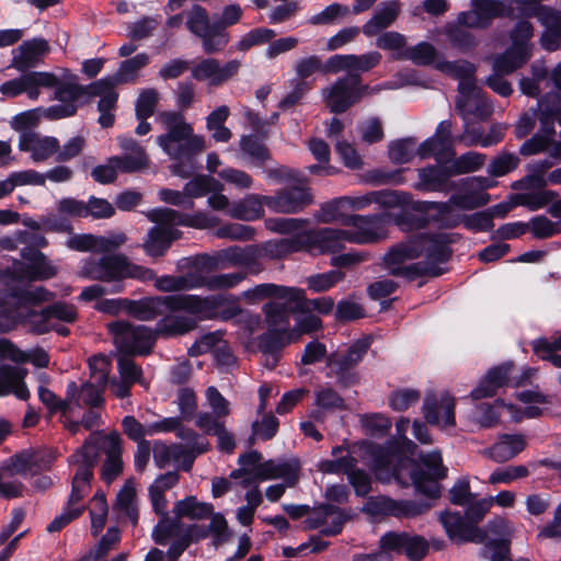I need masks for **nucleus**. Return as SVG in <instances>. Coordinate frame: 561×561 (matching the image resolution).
I'll return each instance as SVG.
<instances>
[{
    "label": "nucleus",
    "mask_w": 561,
    "mask_h": 561,
    "mask_svg": "<svg viewBox=\"0 0 561 561\" xmlns=\"http://www.w3.org/2000/svg\"><path fill=\"white\" fill-rule=\"evenodd\" d=\"M379 542L382 549L404 553L413 561L423 559L428 550V543L423 537L408 533L389 531Z\"/></svg>",
    "instance_id": "6ab92c4d"
},
{
    "label": "nucleus",
    "mask_w": 561,
    "mask_h": 561,
    "mask_svg": "<svg viewBox=\"0 0 561 561\" xmlns=\"http://www.w3.org/2000/svg\"><path fill=\"white\" fill-rule=\"evenodd\" d=\"M404 57L419 66H435L438 60V53L431 43L422 42L405 49Z\"/></svg>",
    "instance_id": "e2e57ef3"
},
{
    "label": "nucleus",
    "mask_w": 561,
    "mask_h": 561,
    "mask_svg": "<svg viewBox=\"0 0 561 561\" xmlns=\"http://www.w3.org/2000/svg\"><path fill=\"white\" fill-rule=\"evenodd\" d=\"M117 140L124 154L113 156L108 158V162L116 163L123 173L140 172L149 167V157L137 140L130 137H118Z\"/></svg>",
    "instance_id": "4be33fe9"
},
{
    "label": "nucleus",
    "mask_w": 561,
    "mask_h": 561,
    "mask_svg": "<svg viewBox=\"0 0 561 561\" xmlns=\"http://www.w3.org/2000/svg\"><path fill=\"white\" fill-rule=\"evenodd\" d=\"M513 368L514 365L512 363H505L490 369L485 377L480 381L479 386L471 391V398L473 400L491 398L496 394L501 387L508 383L512 385L511 375Z\"/></svg>",
    "instance_id": "473e14b6"
},
{
    "label": "nucleus",
    "mask_w": 561,
    "mask_h": 561,
    "mask_svg": "<svg viewBox=\"0 0 561 561\" xmlns=\"http://www.w3.org/2000/svg\"><path fill=\"white\" fill-rule=\"evenodd\" d=\"M388 219L389 215L386 213L369 216H347L344 219V226L356 228L355 231L350 230V243L367 244L381 240L385 238V225Z\"/></svg>",
    "instance_id": "2eb2a0df"
},
{
    "label": "nucleus",
    "mask_w": 561,
    "mask_h": 561,
    "mask_svg": "<svg viewBox=\"0 0 561 561\" xmlns=\"http://www.w3.org/2000/svg\"><path fill=\"white\" fill-rule=\"evenodd\" d=\"M526 438L523 434H503L499 442L484 449L482 454L495 462H506L526 448Z\"/></svg>",
    "instance_id": "f704fd0d"
},
{
    "label": "nucleus",
    "mask_w": 561,
    "mask_h": 561,
    "mask_svg": "<svg viewBox=\"0 0 561 561\" xmlns=\"http://www.w3.org/2000/svg\"><path fill=\"white\" fill-rule=\"evenodd\" d=\"M471 8L478 12L485 28L494 19L508 16L512 13V9L507 8L502 0H471Z\"/></svg>",
    "instance_id": "09e8293b"
},
{
    "label": "nucleus",
    "mask_w": 561,
    "mask_h": 561,
    "mask_svg": "<svg viewBox=\"0 0 561 561\" xmlns=\"http://www.w3.org/2000/svg\"><path fill=\"white\" fill-rule=\"evenodd\" d=\"M240 150L249 162L257 168H264L272 161L268 147L255 135H244L239 141Z\"/></svg>",
    "instance_id": "a19ab883"
},
{
    "label": "nucleus",
    "mask_w": 561,
    "mask_h": 561,
    "mask_svg": "<svg viewBox=\"0 0 561 561\" xmlns=\"http://www.w3.org/2000/svg\"><path fill=\"white\" fill-rule=\"evenodd\" d=\"M240 66L239 60H230L220 66L219 60L207 58L192 69V77L198 81L210 80V84L220 85L236 76Z\"/></svg>",
    "instance_id": "bb28decb"
},
{
    "label": "nucleus",
    "mask_w": 561,
    "mask_h": 561,
    "mask_svg": "<svg viewBox=\"0 0 561 561\" xmlns=\"http://www.w3.org/2000/svg\"><path fill=\"white\" fill-rule=\"evenodd\" d=\"M276 33L274 30L266 27H256L244 34L236 45V49L239 51H247L253 46L270 43Z\"/></svg>",
    "instance_id": "338daca9"
},
{
    "label": "nucleus",
    "mask_w": 561,
    "mask_h": 561,
    "mask_svg": "<svg viewBox=\"0 0 561 561\" xmlns=\"http://www.w3.org/2000/svg\"><path fill=\"white\" fill-rule=\"evenodd\" d=\"M445 34L451 46L461 53H469L478 45L476 36L458 25L446 27Z\"/></svg>",
    "instance_id": "bf43d9fd"
},
{
    "label": "nucleus",
    "mask_w": 561,
    "mask_h": 561,
    "mask_svg": "<svg viewBox=\"0 0 561 561\" xmlns=\"http://www.w3.org/2000/svg\"><path fill=\"white\" fill-rule=\"evenodd\" d=\"M16 324L26 327L27 330L36 335H42L51 331V322L47 309L41 311L27 309L18 310L13 320L0 317V333H7L13 330Z\"/></svg>",
    "instance_id": "b1692460"
},
{
    "label": "nucleus",
    "mask_w": 561,
    "mask_h": 561,
    "mask_svg": "<svg viewBox=\"0 0 561 561\" xmlns=\"http://www.w3.org/2000/svg\"><path fill=\"white\" fill-rule=\"evenodd\" d=\"M439 520L450 539H456L461 542L471 541L477 543L485 541L484 530L468 523L459 513H442Z\"/></svg>",
    "instance_id": "c85d7f7f"
},
{
    "label": "nucleus",
    "mask_w": 561,
    "mask_h": 561,
    "mask_svg": "<svg viewBox=\"0 0 561 561\" xmlns=\"http://www.w3.org/2000/svg\"><path fill=\"white\" fill-rule=\"evenodd\" d=\"M453 168L450 167H427L419 170L420 183L417 188L427 192H444L448 193L458 188L456 182L450 181L454 176Z\"/></svg>",
    "instance_id": "2f4dec72"
},
{
    "label": "nucleus",
    "mask_w": 561,
    "mask_h": 561,
    "mask_svg": "<svg viewBox=\"0 0 561 561\" xmlns=\"http://www.w3.org/2000/svg\"><path fill=\"white\" fill-rule=\"evenodd\" d=\"M55 83L50 85L54 88V99L65 104H73L76 110L89 103V84L82 85L79 83L77 75L65 71L59 78L55 75Z\"/></svg>",
    "instance_id": "5701e85b"
},
{
    "label": "nucleus",
    "mask_w": 561,
    "mask_h": 561,
    "mask_svg": "<svg viewBox=\"0 0 561 561\" xmlns=\"http://www.w3.org/2000/svg\"><path fill=\"white\" fill-rule=\"evenodd\" d=\"M154 287L162 293H179L195 288H201L199 271H188L184 275H163L158 277L154 273Z\"/></svg>",
    "instance_id": "58836bf2"
},
{
    "label": "nucleus",
    "mask_w": 561,
    "mask_h": 561,
    "mask_svg": "<svg viewBox=\"0 0 561 561\" xmlns=\"http://www.w3.org/2000/svg\"><path fill=\"white\" fill-rule=\"evenodd\" d=\"M214 506L210 503L199 502L195 496H187L178 501L174 505V514L178 518L205 519L211 515Z\"/></svg>",
    "instance_id": "de8ad7c7"
},
{
    "label": "nucleus",
    "mask_w": 561,
    "mask_h": 561,
    "mask_svg": "<svg viewBox=\"0 0 561 561\" xmlns=\"http://www.w3.org/2000/svg\"><path fill=\"white\" fill-rule=\"evenodd\" d=\"M423 413L427 423L444 426L455 425V399L449 393H443L440 398L434 392L425 396Z\"/></svg>",
    "instance_id": "a878e982"
},
{
    "label": "nucleus",
    "mask_w": 561,
    "mask_h": 561,
    "mask_svg": "<svg viewBox=\"0 0 561 561\" xmlns=\"http://www.w3.org/2000/svg\"><path fill=\"white\" fill-rule=\"evenodd\" d=\"M432 507L427 501L393 500L388 496L370 497L366 510L373 515H389L397 518H412L424 514Z\"/></svg>",
    "instance_id": "ddd939ff"
},
{
    "label": "nucleus",
    "mask_w": 561,
    "mask_h": 561,
    "mask_svg": "<svg viewBox=\"0 0 561 561\" xmlns=\"http://www.w3.org/2000/svg\"><path fill=\"white\" fill-rule=\"evenodd\" d=\"M49 44L44 38H32L24 41L13 50V57L10 67L20 72H27L43 62L49 51Z\"/></svg>",
    "instance_id": "393cba45"
},
{
    "label": "nucleus",
    "mask_w": 561,
    "mask_h": 561,
    "mask_svg": "<svg viewBox=\"0 0 561 561\" xmlns=\"http://www.w3.org/2000/svg\"><path fill=\"white\" fill-rule=\"evenodd\" d=\"M158 121L165 129L157 137V144L173 160H191L206 149L205 138L194 134L184 115L178 111H163Z\"/></svg>",
    "instance_id": "39448f33"
},
{
    "label": "nucleus",
    "mask_w": 561,
    "mask_h": 561,
    "mask_svg": "<svg viewBox=\"0 0 561 561\" xmlns=\"http://www.w3.org/2000/svg\"><path fill=\"white\" fill-rule=\"evenodd\" d=\"M287 333L274 329H267L259 336V348L265 355H276L288 343Z\"/></svg>",
    "instance_id": "774afa93"
},
{
    "label": "nucleus",
    "mask_w": 561,
    "mask_h": 561,
    "mask_svg": "<svg viewBox=\"0 0 561 561\" xmlns=\"http://www.w3.org/2000/svg\"><path fill=\"white\" fill-rule=\"evenodd\" d=\"M314 404L324 411H344V399L331 387H319L314 391Z\"/></svg>",
    "instance_id": "680f3d73"
},
{
    "label": "nucleus",
    "mask_w": 561,
    "mask_h": 561,
    "mask_svg": "<svg viewBox=\"0 0 561 561\" xmlns=\"http://www.w3.org/2000/svg\"><path fill=\"white\" fill-rule=\"evenodd\" d=\"M356 80L352 75H345L337 78L330 87L322 89L323 101L331 113H345L356 104L354 92Z\"/></svg>",
    "instance_id": "f3484780"
},
{
    "label": "nucleus",
    "mask_w": 561,
    "mask_h": 561,
    "mask_svg": "<svg viewBox=\"0 0 561 561\" xmlns=\"http://www.w3.org/2000/svg\"><path fill=\"white\" fill-rule=\"evenodd\" d=\"M454 236L446 232L420 233L389 250L383 262L392 276L414 279L444 274L439 264L449 261Z\"/></svg>",
    "instance_id": "f257e3e1"
},
{
    "label": "nucleus",
    "mask_w": 561,
    "mask_h": 561,
    "mask_svg": "<svg viewBox=\"0 0 561 561\" xmlns=\"http://www.w3.org/2000/svg\"><path fill=\"white\" fill-rule=\"evenodd\" d=\"M295 293L293 287L276 285L272 283H263L255 285L241 293V298L249 305H256L263 300H277L287 297L286 294Z\"/></svg>",
    "instance_id": "37998d69"
},
{
    "label": "nucleus",
    "mask_w": 561,
    "mask_h": 561,
    "mask_svg": "<svg viewBox=\"0 0 561 561\" xmlns=\"http://www.w3.org/2000/svg\"><path fill=\"white\" fill-rule=\"evenodd\" d=\"M350 230L318 228L299 232L302 250L311 254L335 253L350 243Z\"/></svg>",
    "instance_id": "f8f14e48"
},
{
    "label": "nucleus",
    "mask_w": 561,
    "mask_h": 561,
    "mask_svg": "<svg viewBox=\"0 0 561 561\" xmlns=\"http://www.w3.org/2000/svg\"><path fill=\"white\" fill-rule=\"evenodd\" d=\"M370 347L368 339L354 342L345 354L333 353L328 357V366L331 375L337 379V383L347 388L357 382V375L353 368L363 359Z\"/></svg>",
    "instance_id": "9b49d317"
},
{
    "label": "nucleus",
    "mask_w": 561,
    "mask_h": 561,
    "mask_svg": "<svg viewBox=\"0 0 561 561\" xmlns=\"http://www.w3.org/2000/svg\"><path fill=\"white\" fill-rule=\"evenodd\" d=\"M149 64V56L146 53H141L121 62L117 72L115 73L113 81L116 83H129L135 82L138 76V71Z\"/></svg>",
    "instance_id": "864d4df0"
},
{
    "label": "nucleus",
    "mask_w": 561,
    "mask_h": 561,
    "mask_svg": "<svg viewBox=\"0 0 561 561\" xmlns=\"http://www.w3.org/2000/svg\"><path fill=\"white\" fill-rule=\"evenodd\" d=\"M345 274L337 270L314 274L307 278L308 288L314 293H322L331 289L339 282L343 280Z\"/></svg>",
    "instance_id": "69168bd1"
},
{
    "label": "nucleus",
    "mask_w": 561,
    "mask_h": 561,
    "mask_svg": "<svg viewBox=\"0 0 561 561\" xmlns=\"http://www.w3.org/2000/svg\"><path fill=\"white\" fill-rule=\"evenodd\" d=\"M228 116L229 107L222 105L213 111L207 117L206 127L209 131H213V138L217 142H227L232 136L231 130L224 126Z\"/></svg>",
    "instance_id": "4d7b16f0"
},
{
    "label": "nucleus",
    "mask_w": 561,
    "mask_h": 561,
    "mask_svg": "<svg viewBox=\"0 0 561 561\" xmlns=\"http://www.w3.org/2000/svg\"><path fill=\"white\" fill-rule=\"evenodd\" d=\"M105 445L106 459L102 466V479L111 483L123 471L122 439L117 433L102 435L101 446Z\"/></svg>",
    "instance_id": "72a5a7b5"
},
{
    "label": "nucleus",
    "mask_w": 561,
    "mask_h": 561,
    "mask_svg": "<svg viewBox=\"0 0 561 561\" xmlns=\"http://www.w3.org/2000/svg\"><path fill=\"white\" fill-rule=\"evenodd\" d=\"M141 248L150 257H161L170 249L169 238L164 233V227L160 224L149 229Z\"/></svg>",
    "instance_id": "3c124183"
},
{
    "label": "nucleus",
    "mask_w": 561,
    "mask_h": 561,
    "mask_svg": "<svg viewBox=\"0 0 561 561\" xmlns=\"http://www.w3.org/2000/svg\"><path fill=\"white\" fill-rule=\"evenodd\" d=\"M147 218L154 224L180 225L197 229H205L213 226V218L206 214L198 213L190 216L171 208L152 209L147 213Z\"/></svg>",
    "instance_id": "c756f323"
},
{
    "label": "nucleus",
    "mask_w": 561,
    "mask_h": 561,
    "mask_svg": "<svg viewBox=\"0 0 561 561\" xmlns=\"http://www.w3.org/2000/svg\"><path fill=\"white\" fill-rule=\"evenodd\" d=\"M83 277L105 283H119L125 278L150 282L154 278V271L129 261L122 253L103 255L100 259L89 260L82 267Z\"/></svg>",
    "instance_id": "423d86ee"
},
{
    "label": "nucleus",
    "mask_w": 561,
    "mask_h": 561,
    "mask_svg": "<svg viewBox=\"0 0 561 561\" xmlns=\"http://www.w3.org/2000/svg\"><path fill=\"white\" fill-rule=\"evenodd\" d=\"M417 154L421 158L434 156L435 159L439 162L445 159L454 158L455 151L453 150V144H449L448 141L434 135L419 146Z\"/></svg>",
    "instance_id": "6e6d98bb"
},
{
    "label": "nucleus",
    "mask_w": 561,
    "mask_h": 561,
    "mask_svg": "<svg viewBox=\"0 0 561 561\" xmlns=\"http://www.w3.org/2000/svg\"><path fill=\"white\" fill-rule=\"evenodd\" d=\"M290 91L279 101L280 111H289L302 103L306 94L312 89V84L305 80H290Z\"/></svg>",
    "instance_id": "13d9d810"
},
{
    "label": "nucleus",
    "mask_w": 561,
    "mask_h": 561,
    "mask_svg": "<svg viewBox=\"0 0 561 561\" xmlns=\"http://www.w3.org/2000/svg\"><path fill=\"white\" fill-rule=\"evenodd\" d=\"M27 371L11 365L0 366V397L13 393L18 399L26 401L30 391L24 382Z\"/></svg>",
    "instance_id": "c9c22d12"
},
{
    "label": "nucleus",
    "mask_w": 561,
    "mask_h": 561,
    "mask_svg": "<svg viewBox=\"0 0 561 561\" xmlns=\"http://www.w3.org/2000/svg\"><path fill=\"white\" fill-rule=\"evenodd\" d=\"M188 296L190 298L196 299L192 302L196 307H194V310L187 309L186 316L194 318L196 322L197 320L217 318L228 321L243 314V310L239 302L236 299L229 300L224 295L202 297L188 294Z\"/></svg>",
    "instance_id": "9d476101"
},
{
    "label": "nucleus",
    "mask_w": 561,
    "mask_h": 561,
    "mask_svg": "<svg viewBox=\"0 0 561 561\" xmlns=\"http://www.w3.org/2000/svg\"><path fill=\"white\" fill-rule=\"evenodd\" d=\"M243 18V9L238 3L222 8L219 18L210 20L209 12L199 4H194L186 13L187 30L201 41L206 55H215L226 49L231 36L228 28L238 24Z\"/></svg>",
    "instance_id": "20e7f679"
},
{
    "label": "nucleus",
    "mask_w": 561,
    "mask_h": 561,
    "mask_svg": "<svg viewBox=\"0 0 561 561\" xmlns=\"http://www.w3.org/2000/svg\"><path fill=\"white\" fill-rule=\"evenodd\" d=\"M265 197L267 195L250 194L233 203L228 209V215L231 218L247 221L259 219L264 215Z\"/></svg>",
    "instance_id": "ea45409f"
},
{
    "label": "nucleus",
    "mask_w": 561,
    "mask_h": 561,
    "mask_svg": "<svg viewBox=\"0 0 561 561\" xmlns=\"http://www.w3.org/2000/svg\"><path fill=\"white\" fill-rule=\"evenodd\" d=\"M298 469L297 462L267 460L256 467V477L261 481L282 478L288 486H294L299 478Z\"/></svg>",
    "instance_id": "4c0bfd02"
},
{
    "label": "nucleus",
    "mask_w": 561,
    "mask_h": 561,
    "mask_svg": "<svg viewBox=\"0 0 561 561\" xmlns=\"http://www.w3.org/2000/svg\"><path fill=\"white\" fill-rule=\"evenodd\" d=\"M265 206L278 214H297L313 203L311 190L305 185L287 186L267 195Z\"/></svg>",
    "instance_id": "4468645a"
},
{
    "label": "nucleus",
    "mask_w": 561,
    "mask_h": 561,
    "mask_svg": "<svg viewBox=\"0 0 561 561\" xmlns=\"http://www.w3.org/2000/svg\"><path fill=\"white\" fill-rule=\"evenodd\" d=\"M379 51H369L362 55H333L325 62V71L337 73L346 71V75L368 72L381 61Z\"/></svg>",
    "instance_id": "a211bd4d"
},
{
    "label": "nucleus",
    "mask_w": 561,
    "mask_h": 561,
    "mask_svg": "<svg viewBox=\"0 0 561 561\" xmlns=\"http://www.w3.org/2000/svg\"><path fill=\"white\" fill-rule=\"evenodd\" d=\"M455 103L456 110L465 121L470 116L485 121L493 113V105L485 98L483 92L478 95L470 96V99H456Z\"/></svg>",
    "instance_id": "79ce46f5"
},
{
    "label": "nucleus",
    "mask_w": 561,
    "mask_h": 561,
    "mask_svg": "<svg viewBox=\"0 0 561 561\" xmlns=\"http://www.w3.org/2000/svg\"><path fill=\"white\" fill-rule=\"evenodd\" d=\"M196 299L188 294L145 297L139 300L123 299L124 309L141 321H150L162 317L156 324L154 332L163 336L184 335L194 329L197 323L194 318L186 314L187 309L194 310L192 304Z\"/></svg>",
    "instance_id": "7ed1b4c3"
},
{
    "label": "nucleus",
    "mask_w": 561,
    "mask_h": 561,
    "mask_svg": "<svg viewBox=\"0 0 561 561\" xmlns=\"http://www.w3.org/2000/svg\"><path fill=\"white\" fill-rule=\"evenodd\" d=\"M374 469L380 480L393 478L400 484L408 485L410 479L415 490L430 499L440 495L439 481L447 476V468L438 450L421 454L419 460L414 461L398 453L381 449L375 454Z\"/></svg>",
    "instance_id": "f03ea898"
},
{
    "label": "nucleus",
    "mask_w": 561,
    "mask_h": 561,
    "mask_svg": "<svg viewBox=\"0 0 561 561\" xmlns=\"http://www.w3.org/2000/svg\"><path fill=\"white\" fill-rule=\"evenodd\" d=\"M113 342L122 355H148L157 340V333L146 325L128 321H114L107 324Z\"/></svg>",
    "instance_id": "1a4fd4ad"
},
{
    "label": "nucleus",
    "mask_w": 561,
    "mask_h": 561,
    "mask_svg": "<svg viewBox=\"0 0 561 561\" xmlns=\"http://www.w3.org/2000/svg\"><path fill=\"white\" fill-rule=\"evenodd\" d=\"M247 272H232L211 276H204L199 272V280L202 282L201 287H206L209 290H226L234 288L247 279Z\"/></svg>",
    "instance_id": "8fccbe9b"
},
{
    "label": "nucleus",
    "mask_w": 561,
    "mask_h": 561,
    "mask_svg": "<svg viewBox=\"0 0 561 561\" xmlns=\"http://www.w3.org/2000/svg\"><path fill=\"white\" fill-rule=\"evenodd\" d=\"M530 58L529 49L511 46L502 55L495 57L493 71L501 75H510L520 68Z\"/></svg>",
    "instance_id": "a18cd8bd"
},
{
    "label": "nucleus",
    "mask_w": 561,
    "mask_h": 561,
    "mask_svg": "<svg viewBox=\"0 0 561 561\" xmlns=\"http://www.w3.org/2000/svg\"><path fill=\"white\" fill-rule=\"evenodd\" d=\"M400 11L401 3L399 0L381 2L373 16L363 25V33L369 37L378 35L396 22Z\"/></svg>",
    "instance_id": "e433bc0d"
},
{
    "label": "nucleus",
    "mask_w": 561,
    "mask_h": 561,
    "mask_svg": "<svg viewBox=\"0 0 561 561\" xmlns=\"http://www.w3.org/2000/svg\"><path fill=\"white\" fill-rule=\"evenodd\" d=\"M19 78L3 82L0 85V93L8 98H15L22 93H26L28 99L37 100L41 91L39 88L50 89L55 83V75L51 72H22Z\"/></svg>",
    "instance_id": "dca6fc26"
},
{
    "label": "nucleus",
    "mask_w": 561,
    "mask_h": 561,
    "mask_svg": "<svg viewBox=\"0 0 561 561\" xmlns=\"http://www.w3.org/2000/svg\"><path fill=\"white\" fill-rule=\"evenodd\" d=\"M222 267H243L248 275H257L265 270L260 261L257 244L232 245L219 251Z\"/></svg>",
    "instance_id": "aec40b11"
},
{
    "label": "nucleus",
    "mask_w": 561,
    "mask_h": 561,
    "mask_svg": "<svg viewBox=\"0 0 561 561\" xmlns=\"http://www.w3.org/2000/svg\"><path fill=\"white\" fill-rule=\"evenodd\" d=\"M19 149L30 152L34 162H44L56 157V152L60 149L59 140L51 136H41L34 131H25L20 136Z\"/></svg>",
    "instance_id": "cd10ccee"
},
{
    "label": "nucleus",
    "mask_w": 561,
    "mask_h": 561,
    "mask_svg": "<svg viewBox=\"0 0 561 561\" xmlns=\"http://www.w3.org/2000/svg\"><path fill=\"white\" fill-rule=\"evenodd\" d=\"M159 100L160 94L156 89L148 88L141 90L135 104L136 118L151 117L156 112Z\"/></svg>",
    "instance_id": "0e129e2a"
},
{
    "label": "nucleus",
    "mask_w": 561,
    "mask_h": 561,
    "mask_svg": "<svg viewBox=\"0 0 561 561\" xmlns=\"http://www.w3.org/2000/svg\"><path fill=\"white\" fill-rule=\"evenodd\" d=\"M510 539H491L486 541L481 549V556L490 561H513L510 557ZM516 561H529L527 559H517Z\"/></svg>",
    "instance_id": "052dcab7"
},
{
    "label": "nucleus",
    "mask_w": 561,
    "mask_h": 561,
    "mask_svg": "<svg viewBox=\"0 0 561 561\" xmlns=\"http://www.w3.org/2000/svg\"><path fill=\"white\" fill-rule=\"evenodd\" d=\"M298 239L299 233H296L290 238L272 240L260 245L257 244L260 261L263 257H268L272 260L282 259L294 252L304 251L302 244H300Z\"/></svg>",
    "instance_id": "c03bdc74"
},
{
    "label": "nucleus",
    "mask_w": 561,
    "mask_h": 561,
    "mask_svg": "<svg viewBox=\"0 0 561 561\" xmlns=\"http://www.w3.org/2000/svg\"><path fill=\"white\" fill-rule=\"evenodd\" d=\"M67 402L69 412L73 408H103L105 400L103 392L91 381H84L81 385L70 381L67 385Z\"/></svg>",
    "instance_id": "7c9ffc66"
},
{
    "label": "nucleus",
    "mask_w": 561,
    "mask_h": 561,
    "mask_svg": "<svg viewBox=\"0 0 561 561\" xmlns=\"http://www.w3.org/2000/svg\"><path fill=\"white\" fill-rule=\"evenodd\" d=\"M293 290L297 291L293 294L297 296V307L299 313H310L311 311H318L321 314H329L334 308V300L329 296L308 299L304 289L293 287Z\"/></svg>",
    "instance_id": "5fc2aeb1"
},
{
    "label": "nucleus",
    "mask_w": 561,
    "mask_h": 561,
    "mask_svg": "<svg viewBox=\"0 0 561 561\" xmlns=\"http://www.w3.org/2000/svg\"><path fill=\"white\" fill-rule=\"evenodd\" d=\"M89 102L100 96L98 104L99 112H112L116 107L118 94L115 91L113 79H101L89 84Z\"/></svg>",
    "instance_id": "49530a36"
},
{
    "label": "nucleus",
    "mask_w": 561,
    "mask_h": 561,
    "mask_svg": "<svg viewBox=\"0 0 561 561\" xmlns=\"http://www.w3.org/2000/svg\"><path fill=\"white\" fill-rule=\"evenodd\" d=\"M287 297L277 300L267 301L262 312L267 329H274L288 333L290 325V316L299 313L297 305V296L293 293L286 294Z\"/></svg>",
    "instance_id": "412c9836"
},
{
    "label": "nucleus",
    "mask_w": 561,
    "mask_h": 561,
    "mask_svg": "<svg viewBox=\"0 0 561 561\" xmlns=\"http://www.w3.org/2000/svg\"><path fill=\"white\" fill-rule=\"evenodd\" d=\"M224 185L215 178L206 174L194 176L184 185V194L188 198L202 197L210 192H221Z\"/></svg>",
    "instance_id": "603ef678"
},
{
    "label": "nucleus",
    "mask_w": 561,
    "mask_h": 561,
    "mask_svg": "<svg viewBox=\"0 0 561 561\" xmlns=\"http://www.w3.org/2000/svg\"><path fill=\"white\" fill-rule=\"evenodd\" d=\"M538 118L542 135L537 134L526 140L519 149L523 156H531L546 151L553 141L554 122L561 125V96L558 92H549L538 101Z\"/></svg>",
    "instance_id": "6e6552de"
},
{
    "label": "nucleus",
    "mask_w": 561,
    "mask_h": 561,
    "mask_svg": "<svg viewBox=\"0 0 561 561\" xmlns=\"http://www.w3.org/2000/svg\"><path fill=\"white\" fill-rule=\"evenodd\" d=\"M100 432L92 433L84 444L70 457V461L77 465L76 474L71 481V493L68 499L69 506L77 505L90 492L93 468L101 456Z\"/></svg>",
    "instance_id": "0eeeda50"
}]
</instances>
